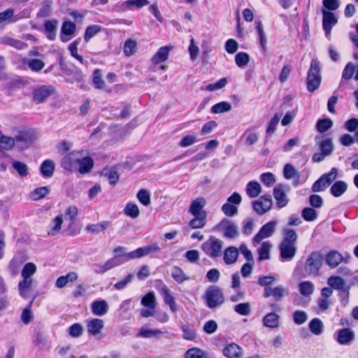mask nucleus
I'll return each instance as SVG.
<instances>
[{
    "mask_svg": "<svg viewBox=\"0 0 358 358\" xmlns=\"http://www.w3.org/2000/svg\"><path fill=\"white\" fill-rule=\"evenodd\" d=\"M53 92L54 88L52 87L42 85L34 91L33 100L36 103H43Z\"/></svg>",
    "mask_w": 358,
    "mask_h": 358,
    "instance_id": "nucleus-11",
    "label": "nucleus"
},
{
    "mask_svg": "<svg viewBox=\"0 0 358 358\" xmlns=\"http://www.w3.org/2000/svg\"><path fill=\"white\" fill-rule=\"evenodd\" d=\"M322 27L326 36L330 34L332 27L338 22V20L334 14L327 11L324 8L322 9Z\"/></svg>",
    "mask_w": 358,
    "mask_h": 358,
    "instance_id": "nucleus-10",
    "label": "nucleus"
},
{
    "mask_svg": "<svg viewBox=\"0 0 358 358\" xmlns=\"http://www.w3.org/2000/svg\"><path fill=\"white\" fill-rule=\"evenodd\" d=\"M63 223V216L62 215L55 217L50 223L48 235L55 236L60 232L62 224Z\"/></svg>",
    "mask_w": 358,
    "mask_h": 358,
    "instance_id": "nucleus-28",
    "label": "nucleus"
},
{
    "mask_svg": "<svg viewBox=\"0 0 358 358\" xmlns=\"http://www.w3.org/2000/svg\"><path fill=\"white\" fill-rule=\"evenodd\" d=\"M246 193L250 198L257 197L262 192V187L257 181H250L246 186Z\"/></svg>",
    "mask_w": 358,
    "mask_h": 358,
    "instance_id": "nucleus-39",
    "label": "nucleus"
},
{
    "mask_svg": "<svg viewBox=\"0 0 358 358\" xmlns=\"http://www.w3.org/2000/svg\"><path fill=\"white\" fill-rule=\"evenodd\" d=\"M13 138L15 139V143L19 144L22 149H24L36 139V136L30 131L19 130Z\"/></svg>",
    "mask_w": 358,
    "mask_h": 358,
    "instance_id": "nucleus-8",
    "label": "nucleus"
},
{
    "mask_svg": "<svg viewBox=\"0 0 358 358\" xmlns=\"http://www.w3.org/2000/svg\"><path fill=\"white\" fill-rule=\"evenodd\" d=\"M348 189V184L342 180L335 182L330 189L331 194L335 197L342 196Z\"/></svg>",
    "mask_w": 358,
    "mask_h": 358,
    "instance_id": "nucleus-36",
    "label": "nucleus"
},
{
    "mask_svg": "<svg viewBox=\"0 0 358 358\" xmlns=\"http://www.w3.org/2000/svg\"><path fill=\"white\" fill-rule=\"evenodd\" d=\"M315 140L318 142V145L324 154L327 156L332 154L334 149L332 138L316 136Z\"/></svg>",
    "mask_w": 358,
    "mask_h": 358,
    "instance_id": "nucleus-15",
    "label": "nucleus"
},
{
    "mask_svg": "<svg viewBox=\"0 0 358 358\" xmlns=\"http://www.w3.org/2000/svg\"><path fill=\"white\" fill-rule=\"evenodd\" d=\"M338 176V169L335 167L332 168L329 173H324L321 178L329 187L330 185L336 179Z\"/></svg>",
    "mask_w": 358,
    "mask_h": 358,
    "instance_id": "nucleus-64",
    "label": "nucleus"
},
{
    "mask_svg": "<svg viewBox=\"0 0 358 358\" xmlns=\"http://www.w3.org/2000/svg\"><path fill=\"white\" fill-rule=\"evenodd\" d=\"M203 298L206 306L210 309L221 306L225 301L222 289L216 285L209 286Z\"/></svg>",
    "mask_w": 358,
    "mask_h": 358,
    "instance_id": "nucleus-2",
    "label": "nucleus"
},
{
    "mask_svg": "<svg viewBox=\"0 0 358 358\" xmlns=\"http://www.w3.org/2000/svg\"><path fill=\"white\" fill-rule=\"evenodd\" d=\"M293 320L297 325L304 324L308 320V315L303 310H296L292 315Z\"/></svg>",
    "mask_w": 358,
    "mask_h": 358,
    "instance_id": "nucleus-62",
    "label": "nucleus"
},
{
    "mask_svg": "<svg viewBox=\"0 0 358 358\" xmlns=\"http://www.w3.org/2000/svg\"><path fill=\"white\" fill-rule=\"evenodd\" d=\"M171 276L178 283H182L189 279V277H187L184 271L178 266L173 267Z\"/></svg>",
    "mask_w": 358,
    "mask_h": 358,
    "instance_id": "nucleus-47",
    "label": "nucleus"
},
{
    "mask_svg": "<svg viewBox=\"0 0 358 358\" xmlns=\"http://www.w3.org/2000/svg\"><path fill=\"white\" fill-rule=\"evenodd\" d=\"M350 257L349 255L348 257H344L339 252L331 250L326 255L325 262L330 268H334L337 267L342 262H348Z\"/></svg>",
    "mask_w": 358,
    "mask_h": 358,
    "instance_id": "nucleus-9",
    "label": "nucleus"
},
{
    "mask_svg": "<svg viewBox=\"0 0 358 358\" xmlns=\"http://www.w3.org/2000/svg\"><path fill=\"white\" fill-rule=\"evenodd\" d=\"M277 224V221L272 220L262 226L259 232L253 237V243H259L263 239L271 236L275 231Z\"/></svg>",
    "mask_w": 358,
    "mask_h": 358,
    "instance_id": "nucleus-6",
    "label": "nucleus"
},
{
    "mask_svg": "<svg viewBox=\"0 0 358 358\" xmlns=\"http://www.w3.org/2000/svg\"><path fill=\"white\" fill-rule=\"evenodd\" d=\"M164 335V332L159 329H148L141 328L138 336L143 338H160Z\"/></svg>",
    "mask_w": 358,
    "mask_h": 358,
    "instance_id": "nucleus-44",
    "label": "nucleus"
},
{
    "mask_svg": "<svg viewBox=\"0 0 358 358\" xmlns=\"http://www.w3.org/2000/svg\"><path fill=\"white\" fill-rule=\"evenodd\" d=\"M119 257L120 258L122 264H124V263H125L128 261H130L131 259L142 257L139 248H137L136 250L129 252L120 254Z\"/></svg>",
    "mask_w": 358,
    "mask_h": 358,
    "instance_id": "nucleus-53",
    "label": "nucleus"
},
{
    "mask_svg": "<svg viewBox=\"0 0 358 358\" xmlns=\"http://www.w3.org/2000/svg\"><path fill=\"white\" fill-rule=\"evenodd\" d=\"M171 48H172L171 46H164L160 48L153 56L152 59V63L157 64L166 61L169 57V55Z\"/></svg>",
    "mask_w": 358,
    "mask_h": 358,
    "instance_id": "nucleus-27",
    "label": "nucleus"
},
{
    "mask_svg": "<svg viewBox=\"0 0 358 358\" xmlns=\"http://www.w3.org/2000/svg\"><path fill=\"white\" fill-rule=\"evenodd\" d=\"M321 81L322 76L320 62L317 59L314 58L311 60L310 66L307 73V90L310 92H315L320 87Z\"/></svg>",
    "mask_w": 358,
    "mask_h": 358,
    "instance_id": "nucleus-1",
    "label": "nucleus"
},
{
    "mask_svg": "<svg viewBox=\"0 0 358 358\" xmlns=\"http://www.w3.org/2000/svg\"><path fill=\"white\" fill-rule=\"evenodd\" d=\"M101 30V27L99 25L94 24L88 26L84 34V39L86 42H88L92 37H94L96 34L100 32Z\"/></svg>",
    "mask_w": 358,
    "mask_h": 358,
    "instance_id": "nucleus-55",
    "label": "nucleus"
},
{
    "mask_svg": "<svg viewBox=\"0 0 358 358\" xmlns=\"http://www.w3.org/2000/svg\"><path fill=\"white\" fill-rule=\"evenodd\" d=\"M222 353L227 358H240L243 356V350L238 344L230 343L223 348Z\"/></svg>",
    "mask_w": 358,
    "mask_h": 358,
    "instance_id": "nucleus-16",
    "label": "nucleus"
},
{
    "mask_svg": "<svg viewBox=\"0 0 358 358\" xmlns=\"http://www.w3.org/2000/svg\"><path fill=\"white\" fill-rule=\"evenodd\" d=\"M180 328L183 332L182 338L185 340L193 341L196 336V333L193 327L188 324H180Z\"/></svg>",
    "mask_w": 358,
    "mask_h": 358,
    "instance_id": "nucleus-50",
    "label": "nucleus"
},
{
    "mask_svg": "<svg viewBox=\"0 0 358 358\" xmlns=\"http://www.w3.org/2000/svg\"><path fill=\"white\" fill-rule=\"evenodd\" d=\"M12 167L21 178L27 177L29 175V167L24 162L13 160Z\"/></svg>",
    "mask_w": 358,
    "mask_h": 358,
    "instance_id": "nucleus-40",
    "label": "nucleus"
},
{
    "mask_svg": "<svg viewBox=\"0 0 358 358\" xmlns=\"http://www.w3.org/2000/svg\"><path fill=\"white\" fill-rule=\"evenodd\" d=\"M109 225V222L104 221L99 224H89L86 227V230L88 232L93 234H99L101 231H104Z\"/></svg>",
    "mask_w": 358,
    "mask_h": 358,
    "instance_id": "nucleus-56",
    "label": "nucleus"
},
{
    "mask_svg": "<svg viewBox=\"0 0 358 358\" xmlns=\"http://www.w3.org/2000/svg\"><path fill=\"white\" fill-rule=\"evenodd\" d=\"M323 257L318 251H314L307 258L304 270L308 275L317 276L322 266Z\"/></svg>",
    "mask_w": 358,
    "mask_h": 358,
    "instance_id": "nucleus-4",
    "label": "nucleus"
},
{
    "mask_svg": "<svg viewBox=\"0 0 358 358\" xmlns=\"http://www.w3.org/2000/svg\"><path fill=\"white\" fill-rule=\"evenodd\" d=\"M308 327L310 332L317 336L322 334L324 331L323 322L319 318H314L310 320Z\"/></svg>",
    "mask_w": 358,
    "mask_h": 358,
    "instance_id": "nucleus-41",
    "label": "nucleus"
},
{
    "mask_svg": "<svg viewBox=\"0 0 358 358\" xmlns=\"http://www.w3.org/2000/svg\"><path fill=\"white\" fill-rule=\"evenodd\" d=\"M15 11L13 8H8L3 12L0 13V24H8L15 23L20 19L22 18V15L14 14Z\"/></svg>",
    "mask_w": 358,
    "mask_h": 358,
    "instance_id": "nucleus-22",
    "label": "nucleus"
},
{
    "mask_svg": "<svg viewBox=\"0 0 358 358\" xmlns=\"http://www.w3.org/2000/svg\"><path fill=\"white\" fill-rule=\"evenodd\" d=\"M299 292L304 296L311 295L315 289V286L313 282L310 281H303L299 285Z\"/></svg>",
    "mask_w": 358,
    "mask_h": 358,
    "instance_id": "nucleus-46",
    "label": "nucleus"
},
{
    "mask_svg": "<svg viewBox=\"0 0 358 358\" xmlns=\"http://www.w3.org/2000/svg\"><path fill=\"white\" fill-rule=\"evenodd\" d=\"M279 316L275 313L266 315L263 318L264 324L269 328H275L278 326Z\"/></svg>",
    "mask_w": 358,
    "mask_h": 358,
    "instance_id": "nucleus-43",
    "label": "nucleus"
},
{
    "mask_svg": "<svg viewBox=\"0 0 358 358\" xmlns=\"http://www.w3.org/2000/svg\"><path fill=\"white\" fill-rule=\"evenodd\" d=\"M256 29L257 31L258 38L262 50L264 53L267 51V38L264 31L263 24L261 21L256 22Z\"/></svg>",
    "mask_w": 358,
    "mask_h": 358,
    "instance_id": "nucleus-35",
    "label": "nucleus"
},
{
    "mask_svg": "<svg viewBox=\"0 0 358 358\" xmlns=\"http://www.w3.org/2000/svg\"><path fill=\"white\" fill-rule=\"evenodd\" d=\"M271 247L272 245L269 242L265 241L262 243L261 246L257 250L258 262L270 259V251Z\"/></svg>",
    "mask_w": 358,
    "mask_h": 358,
    "instance_id": "nucleus-29",
    "label": "nucleus"
},
{
    "mask_svg": "<svg viewBox=\"0 0 358 358\" xmlns=\"http://www.w3.org/2000/svg\"><path fill=\"white\" fill-rule=\"evenodd\" d=\"M273 196L280 208L285 207L288 203L289 199L284 191L283 185H278L273 188Z\"/></svg>",
    "mask_w": 358,
    "mask_h": 358,
    "instance_id": "nucleus-19",
    "label": "nucleus"
},
{
    "mask_svg": "<svg viewBox=\"0 0 358 358\" xmlns=\"http://www.w3.org/2000/svg\"><path fill=\"white\" fill-rule=\"evenodd\" d=\"M234 310L236 313L241 315L246 316L250 314L251 313V306L250 303H241L236 305L234 308Z\"/></svg>",
    "mask_w": 358,
    "mask_h": 358,
    "instance_id": "nucleus-58",
    "label": "nucleus"
},
{
    "mask_svg": "<svg viewBox=\"0 0 358 358\" xmlns=\"http://www.w3.org/2000/svg\"><path fill=\"white\" fill-rule=\"evenodd\" d=\"M250 62V55L244 52H240L235 56V62L238 67H243Z\"/></svg>",
    "mask_w": 358,
    "mask_h": 358,
    "instance_id": "nucleus-59",
    "label": "nucleus"
},
{
    "mask_svg": "<svg viewBox=\"0 0 358 358\" xmlns=\"http://www.w3.org/2000/svg\"><path fill=\"white\" fill-rule=\"evenodd\" d=\"M80 151H73L65 155L62 160L61 166L70 172L77 171Z\"/></svg>",
    "mask_w": 358,
    "mask_h": 358,
    "instance_id": "nucleus-7",
    "label": "nucleus"
},
{
    "mask_svg": "<svg viewBox=\"0 0 358 358\" xmlns=\"http://www.w3.org/2000/svg\"><path fill=\"white\" fill-rule=\"evenodd\" d=\"M76 30V24L71 21H64L61 27L60 39L62 42L69 41Z\"/></svg>",
    "mask_w": 358,
    "mask_h": 358,
    "instance_id": "nucleus-12",
    "label": "nucleus"
},
{
    "mask_svg": "<svg viewBox=\"0 0 358 358\" xmlns=\"http://www.w3.org/2000/svg\"><path fill=\"white\" fill-rule=\"evenodd\" d=\"M78 158L77 171L81 174L90 172L94 166L93 159L90 157H83L82 152H80Z\"/></svg>",
    "mask_w": 358,
    "mask_h": 358,
    "instance_id": "nucleus-17",
    "label": "nucleus"
},
{
    "mask_svg": "<svg viewBox=\"0 0 358 358\" xmlns=\"http://www.w3.org/2000/svg\"><path fill=\"white\" fill-rule=\"evenodd\" d=\"M301 215L308 222H312L317 218V213L313 208H305L302 210Z\"/></svg>",
    "mask_w": 358,
    "mask_h": 358,
    "instance_id": "nucleus-61",
    "label": "nucleus"
},
{
    "mask_svg": "<svg viewBox=\"0 0 358 358\" xmlns=\"http://www.w3.org/2000/svg\"><path fill=\"white\" fill-rule=\"evenodd\" d=\"M33 279L23 278L18 283L19 294L24 299H28L31 292Z\"/></svg>",
    "mask_w": 358,
    "mask_h": 358,
    "instance_id": "nucleus-25",
    "label": "nucleus"
},
{
    "mask_svg": "<svg viewBox=\"0 0 358 358\" xmlns=\"http://www.w3.org/2000/svg\"><path fill=\"white\" fill-rule=\"evenodd\" d=\"M0 43L13 47L17 50H22L27 47V44L20 40L10 36H3L0 38Z\"/></svg>",
    "mask_w": 358,
    "mask_h": 358,
    "instance_id": "nucleus-30",
    "label": "nucleus"
},
{
    "mask_svg": "<svg viewBox=\"0 0 358 358\" xmlns=\"http://www.w3.org/2000/svg\"><path fill=\"white\" fill-rule=\"evenodd\" d=\"M231 109V105L226 101H221L215 104L211 108V113L215 114L228 112Z\"/></svg>",
    "mask_w": 358,
    "mask_h": 358,
    "instance_id": "nucleus-51",
    "label": "nucleus"
},
{
    "mask_svg": "<svg viewBox=\"0 0 358 358\" xmlns=\"http://www.w3.org/2000/svg\"><path fill=\"white\" fill-rule=\"evenodd\" d=\"M15 146V139L13 137L6 136L0 130V155L4 150H10Z\"/></svg>",
    "mask_w": 358,
    "mask_h": 358,
    "instance_id": "nucleus-33",
    "label": "nucleus"
},
{
    "mask_svg": "<svg viewBox=\"0 0 358 358\" xmlns=\"http://www.w3.org/2000/svg\"><path fill=\"white\" fill-rule=\"evenodd\" d=\"M36 272V266L32 262L24 264L21 275L23 278L32 279L31 276Z\"/></svg>",
    "mask_w": 358,
    "mask_h": 358,
    "instance_id": "nucleus-49",
    "label": "nucleus"
},
{
    "mask_svg": "<svg viewBox=\"0 0 358 358\" xmlns=\"http://www.w3.org/2000/svg\"><path fill=\"white\" fill-rule=\"evenodd\" d=\"M206 204V201L203 197H198L192 201L188 212L192 215H201L202 213H206V212L203 210Z\"/></svg>",
    "mask_w": 358,
    "mask_h": 358,
    "instance_id": "nucleus-21",
    "label": "nucleus"
},
{
    "mask_svg": "<svg viewBox=\"0 0 358 358\" xmlns=\"http://www.w3.org/2000/svg\"><path fill=\"white\" fill-rule=\"evenodd\" d=\"M223 247V241L210 236L202 243L201 249L210 258L217 259L222 255Z\"/></svg>",
    "mask_w": 358,
    "mask_h": 358,
    "instance_id": "nucleus-3",
    "label": "nucleus"
},
{
    "mask_svg": "<svg viewBox=\"0 0 358 358\" xmlns=\"http://www.w3.org/2000/svg\"><path fill=\"white\" fill-rule=\"evenodd\" d=\"M124 213L126 215L133 219L138 217L140 214L138 206L133 203H129L126 205Z\"/></svg>",
    "mask_w": 358,
    "mask_h": 358,
    "instance_id": "nucleus-48",
    "label": "nucleus"
},
{
    "mask_svg": "<svg viewBox=\"0 0 358 358\" xmlns=\"http://www.w3.org/2000/svg\"><path fill=\"white\" fill-rule=\"evenodd\" d=\"M273 206L272 197L270 194L263 195L259 200L252 202L254 210L259 215L268 211Z\"/></svg>",
    "mask_w": 358,
    "mask_h": 358,
    "instance_id": "nucleus-5",
    "label": "nucleus"
},
{
    "mask_svg": "<svg viewBox=\"0 0 358 358\" xmlns=\"http://www.w3.org/2000/svg\"><path fill=\"white\" fill-rule=\"evenodd\" d=\"M327 283L331 288L338 290H346L345 287V281L342 278L339 276L332 275L329 277Z\"/></svg>",
    "mask_w": 358,
    "mask_h": 358,
    "instance_id": "nucleus-42",
    "label": "nucleus"
},
{
    "mask_svg": "<svg viewBox=\"0 0 358 358\" xmlns=\"http://www.w3.org/2000/svg\"><path fill=\"white\" fill-rule=\"evenodd\" d=\"M184 357L185 358H211L208 352L196 347L188 349Z\"/></svg>",
    "mask_w": 358,
    "mask_h": 358,
    "instance_id": "nucleus-32",
    "label": "nucleus"
},
{
    "mask_svg": "<svg viewBox=\"0 0 358 358\" xmlns=\"http://www.w3.org/2000/svg\"><path fill=\"white\" fill-rule=\"evenodd\" d=\"M333 126V122L331 119H320L316 124V129L320 133H324L329 130Z\"/></svg>",
    "mask_w": 358,
    "mask_h": 358,
    "instance_id": "nucleus-54",
    "label": "nucleus"
},
{
    "mask_svg": "<svg viewBox=\"0 0 358 358\" xmlns=\"http://www.w3.org/2000/svg\"><path fill=\"white\" fill-rule=\"evenodd\" d=\"M355 339V332L349 328H343L338 331L336 341L343 345H350Z\"/></svg>",
    "mask_w": 358,
    "mask_h": 358,
    "instance_id": "nucleus-14",
    "label": "nucleus"
},
{
    "mask_svg": "<svg viewBox=\"0 0 358 358\" xmlns=\"http://www.w3.org/2000/svg\"><path fill=\"white\" fill-rule=\"evenodd\" d=\"M136 47V42L134 40L129 39L124 43L123 48L124 53L125 55L129 57L135 53Z\"/></svg>",
    "mask_w": 358,
    "mask_h": 358,
    "instance_id": "nucleus-63",
    "label": "nucleus"
},
{
    "mask_svg": "<svg viewBox=\"0 0 358 358\" xmlns=\"http://www.w3.org/2000/svg\"><path fill=\"white\" fill-rule=\"evenodd\" d=\"M102 175L109 180V183L112 185H115L120 178L117 171L114 168L103 169Z\"/></svg>",
    "mask_w": 358,
    "mask_h": 358,
    "instance_id": "nucleus-45",
    "label": "nucleus"
},
{
    "mask_svg": "<svg viewBox=\"0 0 358 358\" xmlns=\"http://www.w3.org/2000/svg\"><path fill=\"white\" fill-rule=\"evenodd\" d=\"M193 216L194 218L188 223L189 227L192 229H201L205 227L207 222V213Z\"/></svg>",
    "mask_w": 358,
    "mask_h": 358,
    "instance_id": "nucleus-37",
    "label": "nucleus"
},
{
    "mask_svg": "<svg viewBox=\"0 0 358 358\" xmlns=\"http://www.w3.org/2000/svg\"><path fill=\"white\" fill-rule=\"evenodd\" d=\"M45 36L48 39L54 41L57 36L58 20L56 19L48 20L44 22Z\"/></svg>",
    "mask_w": 358,
    "mask_h": 358,
    "instance_id": "nucleus-24",
    "label": "nucleus"
},
{
    "mask_svg": "<svg viewBox=\"0 0 358 358\" xmlns=\"http://www.w3.org/2000/svg\"><path fill=\"white\" fill-rule=\"evenodd\" d=\"M159 292L164 299V303L169 306L172 312L176 313L177 311V306L170 289L166 286L164 285Z\"/></svg>",
    "mask_w": 358,
    "mask_h": 358,
    "instance_id": "nucleus-26",
    "label": "nucleus"
},
{
    "mask_svg": "<svg viewBox=\"0 0 358 358\" xmlns=\"http://www.w3.org/2000/svg\"><path fill=\"white\" fill-rule=\"evenodd\" d=\"M280 257L287 261L292 260L297 250V247L294 244L280 243L279 244Z\"/></svg>",
    "mask_w": 358,
    "mask_h": 358,
    "instance_id": "nucleus-13",
    "label": "nucleus"
},
{
    "mask_svg": "<svg viewBox=\"0 0 358 358\" xmlns=\"http://www.w3.org/2000/svg\"><path fill=\"white\" fill-rule=\"evenodd\" d=\"M86 327L88 334L95 336L101 332L104 322L101 319L93 318L87 322Z\"/></svg>",
    "mask_w": 358,
    "mask_h": 358,
    "instance_id": "nucleus-20",
    "label": "nucleus"
},
{
    "mask_svg": "<svg viewBox=\"0 0 358 358\" xmlns=\"http://www.w3.org/2000/svg\"><path fill=\"white\" fill-rule=\"evenodd\" d=\"M282 235L283 238L281 243L296 244L298 236L295 230L289 228H284Z\"/></svg>",
    "mask_w": 358,
    "mask_h": 358,
    "instance_id": "nucleus-38",
    "label": "nucleus"
},
{
    "mask_svg": "<svg viewBox=\"0 0 358 358\" xmlns=\"http://www.w3.org/2000/svg\"><path fill=\"white\" fill-rule=\"evenodd\" d=\"M141 304L149 309H154L156 306V301L153 292H149L141 299Z\"/></svg>",
    "mask_w": 358,
    "mask_h": 358,
    "instance_id": "nucleus-52",
    "label": "nucleus"
},
{
    "mask_svg": "<svg viewBox=\"0 0 358 358\" xmlns=\"http://www.w3.org/2000/svg\"><path fill=\"white\" fill-rule=\"evenodd\" d=\"M91 309L94 315L103 316L108 313L109 306L106 301L99 299L92 303Z\"/></svg>",
    "mask_w": 358,
    "mask_h": 358,
    "instance_id": "nucleus-23",
    "label": "nucleus"
},
{
    "mask_svg": "<svg viewBox=\"0 0 358 358\" xmlns=\"http://www.w3.org/2000/svg\"><path fill=\"white\" fill-rule=\"evenodd\" d=\"M49 192L50 190L48 187H38L31 193V197L33 200L37 201L44 198Z\"/></svg>",
    "mask_w": 358,
    "mask_h": 358,
    "instance_id": "nucleus-60",
    "label": "nucleus"
},
{
    "mask_svg": "<svg viewBox=\"0 0 358 358\" xmlns=\"http://www.w3.org/2000/svg\"><path fill=\"white\" fill-rule=\"evenodd\" d=\"M284 176L287 179L296 178V180L299 179L300 175L295 168L290 164H287L284 166Z\"/></svg>",
    "mask_w": 358,
    "mask_h": 358,
    "instance_id": "nucleus-57",
    "label": "nucleus"
},
{
    "mask_svg": "<svg viewBox=\"0 0 358 358\" xmlns=\"http://www.w3.org/2000/svg\"><path fill=\"white\" fill-rule=\"evenodd\" d=\"M224 227V236L227 238H234L238 235V227L229 220H223L217 227Z\"/></svg>",
    "mask_w": 358,
    "mask_h": 358,
    "instance_id": "nucleus-18",
    "label": "nucleus"
},
{
    "mask_svg": "<svg viewBox=\"0 0 358 358\" xmlns=\"http://www.w3.org/2000/svg\"><path fill=\"white\" fill-rule=\"evenodd\" d=\"M40 171L43 178L52 177L55 171L54 162L50 159L43 161L40 166Z\"/></svg>",
    "mask_w": 358,
    "mask_h": 358,
    "instance_id": "nucleus-31",
    "label": "nucleus"
},
{
    "mask_svg": "<svg viewBox=\"0 0 358 358\" xmlns=\"http://www.w3.org/2000/svg\"><path fill=\"white\" fill-rule=\"evenodd\" d=\"M238 257V250L235 247H229L224 252L223 259L226 264L235 263Z\"/></svg>",
    "mask_w": 358,
    "mask_h": 358,
    "instance_id": "nucleus-34",
    "label": "nucleus"
}]
</instances>
